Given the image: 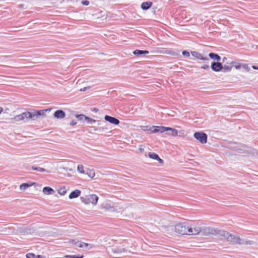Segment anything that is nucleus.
Segmentation results:
<instances>
[{"instance_id": "nucleus-34", "label": "nucleus", "mask_w": 258, "mask_h": 258, "mask_svg": "<svg viewBox=\"0 0 258 258\" xmlns=\"http://www.w3.org/2000/svg\"><path fill=\"white\" fill-rule=\"evenodd\" d=\"M182 54L183 56H184L186 57H188L190 56L189 52L186 50L183 51Z\"/></svg>"}, {"instance_id": "nucleus-38", "label": "nucleus", "mask_w": 258, "mask_h": 258, "mask_svg": "<svg viewBox=\"0 0 258 258\" xmlns=\"http://www.w3.org/2000/svg\"><path fill=\"white\" fill-rule=\"evenodd\" d=\"M77 242L78 241H76V240H72V241H71V243L73 244H74L79 247V244H76L77 243Z\"/></svg>"}, {"instance_id": "nucleus-33", "label": "nucleus", "mask_w": 258, "mask_h": 258, "mask_svg": "<svg viewBox=\"0 0 258 258\" xmlns=\"http://www.w3.org/2000/svg\"><path fill=\"white\" fill-rule=\"evenodd\" d=\"M171 135L175 137V136H177V134H178L177 130H176L174 128H173L172 130L171 131Z\"/></svg>"}, {"instance_id": "nucleus-8", "label": "nucleus", "mask_w": 258, "mask_h": 258, "mask_svg": "<svg viewBox=\"0 0 258 258\" xmlns=\"http://www.w3.org/2000/svg\"><path fill=\"white\" fill-rule=\"evenodd\" d=\"M191 55L194 56L195 57L197 58L198 59L200 60H209L210 59L207 56H204L202 54L197 52V51H192L191 52Z\"/></svg>"}, {"instance_id": "nucleus-12", "label": "nucleus", "mask_w": 258, "mask_h": 258, "mask_svg": "<svg viewBox=\"0 0 258 258\" xmlns=\"http://www.w3.org/2000/svg\"><path fill=\"white\" fill-rule=\"evenodd\" d=\"M37 110H35L34 112H27V113L29 114V115H27L28 119L31 118L33 120L36 119L39 116L37 114Z\"/></svg>"}, {"instance_id": "nucleus-25", "label": "nucleus", "mask_w": 258, "mask_h": 258, "mask_svg": "<svg viewBox=\"0 0 258 258\" xmlns=\"http://www.w3.org/2000/svg\"><path fill=\"white\" fill-rule=\"evenodd\" d=\"M76 117L79 120H86L87 116L84 114H78L76 115Z\"/></svg>"}, {"instance_id": "nucleus-42", "label": "nucleus", "mask_w": 258, "mask_h": 258, "mask_svg": "<svg viewBox=\"0 0 258 258\" xmlns=\"http://www.w3.org/2000/svg\"><path fill=\"white\" fill-rule=\"evenodd\" d=\"M143 127V130L144 131L148 130V129H147L148 126H144Z\"/></svg>"}, {"instance_id": "nucleus-9", "label": "nucleus", "mask_w": 258, "mask_h": 258, "mask_svg": "<svg viewBox=\"0 0 258 258\" xmlns=\"http://www.w3.org/2000/svg\"><path fill=\"white\" fill-rule=\"evenodd\" d=\"M149 131H150L152 133H162L164 132V126H152L150 128Z\"/></svg>"}, {"instance_id": "nucleus-6", "label": "nucleus", "mask_w": 258, "mask_h": 258, "mask_svg": "<svg viewBox=\"0 0 258 258\" xmlns=\"http://www.w3.org/2000/svg\"><path fill=\"white\" fill-rule=\"evenodd\" d=\"M212 70L216 72H218L222 70L223 65L221 62L213 61L211 66Z\"/></svg>"}, {"instance_id": "nucleus-37", "label": "nucleus", "mask_w": 258, "mask_h": 258, "mask_svg": "<svg viewBox=\"0 0 258 258\" xmlns=\"http://www.w3.org/2000/svg\"><path fill=\"white\" fill-rule=\"evenodd\" d=\"M82 4L85 6H88L89 4V2L88 1H83L82 2Z\"/></svg>"}, {"instance_id": "nucleus-10", "label": "nucleus", "mask_w": 258, "mask_h": 258, "mask_svg": "<svg viewBox=\"0 0 258 258\" xmlns=\"http://www.w3.org/2000/svg\"><path fill=\"white\" fill-rule=\"evenodd\" d=\"M98 201V197L95 195H91L88 197V202H86V204L92 203L95 205Z\"/></svg>"}, {"instance_id": "nucleus-27", "label": "nucleus", "mask_w": 258, "mask_h": 258, "mask_svg": "<svg viewBox=\"0 0 258 258\" xmlns=\"http://www.w3.org/2000/svg\"><path fill=\"white\" fill-rule=\"evenodd\" d=\"M67 192V190L64 187L60 188L58 190V193L61 195H64Z\"/></svg>"}, {"instance_id": "nucleus-47", "label": "nucleus", "mask_w": 258, "mask_h": 258, "mask_svg": "<svg viewBox=\"0 0 258 258\" xmlns=\"http://www.w3.org/2000/svg\"><path fill=\"white\" fill-rule=\"evenodd\" d=\"M226 59H227L226 57H223V62H224Z\"/></svg>"}, {"instance_id": "nucleus-1", "label": "nucleus", "mask_w": 258, "mask_h": 258, "mask_svg": "<svg viewBox=\"0 0 258 258\" xmlns=\"http://www.w3.org/2000/svg\"><path fill=\"white\" fill-rule=\"evenodd\" d=\"M203 233L206 235H218L221 239H226L228 241L233 244H253L254 241L241 239L240 237L229 233L228 232L212 227H207L203 230Z\"/></svg>"}, {"instance_id": "nucleus-36", "label": "nucleus", "mask_w": 258, "mask_h": 258, "mask_svg": "<svg viewBox=\"0 0 258 258\" xmlns=\"http://www.w3.org/2000/svg\"><path fill=\"white\" fill-rule=\"evenodd\" d=\"M201 68L204 70H209L210 69V66L209 64H204L201 67Z\"/></svg>"}, {"instance_id": "nucleus-13", "label": "nucleus", "mask_w": 258, "mask_h": 258, "mask_svg": "<svg viewBox=\"0 0 258 258\" xmlns=\"http://www.w3.org/2000/svg\"><path fill=\"white\" fill-rule=\"evenodd\" d=\"M81 193V192L80 190L76 189L71 192L69 197L70 199L76 198L80 196Z\"/></svg>"}, {"instance_id": "nucleus-2", "label": "nucleus", "mask_w": 258, "mask_h": 258, "mask_svg": "<svg viewBox=\"0 0 258 258\" xmlns=\"http://www.w3.org/2000/svg\"><path fill=\"white\" fill-rule=\"evenodd\" d=\"M189 224L187 222L179 223L175 226V231L182 235H187Z\"/></svg>"}, {"instance_id": "nucleus-50", "label": "nucleus", "mask_w": 258, "mask_h": 258, "mask_svg": "<svg viewBox=\"0 0 258 258\" xmlns=\"http://www.w3.org/2000/svg\"><path fill=\"white\" fill-rule=\"evenodd\" d=\"M101 128H99V129H97V128H94V131H98V130H100Z\"/></svg>"}, {"instance_id": "nucleus-40", "label": "nucleus", "mask_w": 258, "mask_h": 258, "mask_svg": "<svg viewBox=\"0 0 258 258\" xmlns=\"http://www.w3.org/2000/svg\"><path fill=\"white\" fill-rule=\"evenodd\" d=\"M172 128L169 127H164V132L165 131H171L172 130Z\"/></svg>"}, {"instance_id": "nucleus-11", "label": "nucleus", "mask_w": 258, "mask_h": 258, "mask_svg": "<svg viewBox=\"0 0 258 258\" xmlns=\"http://www.w3.org/2000/svg\"><path fill=\"white\" fill-rule=\"evenodd\" d=\"M53 116L57 119H62L65 117L66 113L62 110H57L54 112Z\"/></svg>"}, {"instance_id": "nucleus-48", "label": "nucleus", "mask_w": 258, "mask_h": 258, "mask_svg": "<svg viewBox=\"0 0 258 258\" xmlns=\"http://www.w3.org/2000/svg\"><path fill=\"white\" fill-rule=\"evenodd\" d=\"M3 110V108L0 107V114L2 112Z\"/></svg>"}, {"instance_id": "nucleus-14", "label": "nucleus", "mask_w": 258, "mask_h": 258, "mask_svg": "<svg viewBox=\"0 0 258 258\" xmlns=\"http://www.w3.org/2000/svg\"><path fill=\"white\" fill-rule=\"evenodd\" d=\"M153 3L151 2H143L141 4V7L143 10H147L151 7Z\"/></svg>"}, {"instance_id": "nucleus-16", "label": "nucleus", "mask_w": 258, "mask_h": 258, "mask_svg": "<svg viewBox=\"0 0 258 258\" xmlns=\"http://www.w3.org/2000/svg\"><path fill=\"white\" fill-rule=\"evenodd\" d=\"M149 53L148 50H141L139 49H136L133 51V54L137 56H140L143 54H147Z\"/></svg>"}, {"instance_id": "nucleus-18", "label": "nucleus", "mask_w": 258, "mask_h": 258, "mask_svg": "<svg viewBox=\"0 0 258 258\" xmlns=\"http://www.w3.org/2000/svg\"><path fill=\"white\" fill-rule=\"evenodd\" d=\"M50 110H51L50 108L37 110V111H38L37 114H38L39 116H45V113L47 112H49V111H50Z\"/></svg>"}, {"instance_id": "nucleus-46", "label": "nucleus", "mask_w": 258, "mask_h": 258, "mask_svg": "<svg viewBox=\"0 0 258 258\" xmlns=\"http://www.w3.org/2000/svg\"><path fill=\"white\" fill-rule=\"evenodd\" d=\"M98 109L95 108H94L93 110V111H94V112H97V111H98Z\"/></svg>"}, {"instance_id": "nucleus-35", "label": "nucleus", "mask_w": 258, "mask_h": 258, "mask_svg": "<svg viewBox=\"0 0 258 258\" xmlns=\"http://www.w3.org/2000/svg\"><path fill=\"white\" fill-rule=\"evenodd\" d=\"M80 199H81V201L85 204H86V202H88V197H81L80 198Z\"/></svg>"}, {"instance_id": "nucleus-43", "label": "nucleus", "mask_w": 258, "mask_h": 258, "mask_svg": "<svg viewBox=\"0 0 258 258\" xmlns=\"http://www.w3.org/2000/svg\"><path fill=\"white\" fill-rule=\"evenodd\" d=\"M252 68L254 70H258V67H256L255 66H253Z\"/></svg>"}, {"instance_id": "nucleus-41", "label": "nucleus", "mask_w": 258, "mask_h": 258, "mask_svg": "<svg viewBox=\"0 0 258 258\" xmlns=\"http://www.w3.org/2000/svg\"><path fill=\"white\" fill-rule=\"evenodd\" d=\"M156 160L158 161V162L161 164H162L164 162L163 160L162 159H161L160 157H159V159H156Z\"/></svg>"}, {"instance_id": "nucleus-22", "label": "nucleus", "mask_w": 258, "mask_h": 258, "mask_svg": "<svg viewBox=\"0 0 258 258\" xmlns=\"http://www.w3.org/2000/svg\"><path fill=\"white\" fill-rule=\"evenodd\" d=\"M76 244H79V247L80 248H85L88 247L89 245L91 244L87 243H85L84 242L78 241Z\"/></svg>"}, {"instance_id": "nucleus-20", "label": "nucleus", "mask_w": 258, "mask_h": 258, "mask_svg": "<svg viewBox=\"0 0 258 258\" xmlns=\"http://www.w3.org/2000/svg\"><path fill=\"white\" fill-rule=\"evenodd\" d=\"M86 172V173L88 176L91 178H93L95 175V172L93 169H87Z\"/></svg>"}, {"instance_id": "nucleus-17", "label": "nucleus", "mask_w": 258, "mask_h": 258, "mask_svg": "<svg viewBox=\"0 0 258 258\" xmlns=\"http://www.w3.org/2000/svg\"><path fill=\"white\" fill-rule=\"evenodd\" d=\"M209 57L212 59L215 60L219 61L221 60V56L216 53L211 52L209 54Z\"/></svg>"}, {"instance_id": "nucleus-31", "label": "nucleus", "mask_w": 258, "mask_h": 258, "mask_svg": "<svg viewBox=\"0 0 258 258\" xmlns=\"http://www.w3.org/2000/svg\"><path fill=\"white\" fill-rule=\"evenodd\" d=\"M86 121L88 122V123H90V124H93L94 123H95L96 121L94 119H93L91 118H89L87 116V118H86Z\"/></svg>"}, {"instance_id": "nucleus-29", "label": "nucleus", "mask_w": 258, "mask_h": 258, "mask_svg": "<svg viewBox=\"0 0 258 258\" xmlns=\"http://www.w3.org/2000/svg\"><path fill=\"white\" fill-rule=\"evenodd\" d=\"M230 64H232V66H233L234 64H235V68L236 69H239L240 68H241V64H240L239 63H236L235 61H232L230 63Z\"/></svg>"}, {"instance_id": "nucleus-15", "label": "nucleus", "mask_w": 258, "mask_h": 258, "mask_svg": "<svg viewBox=\"0 0 258 258\" xmlns=\"http://www.w3.org/2000/svg\"><path fill=\"white\" fill-rule=\"evenodd\" d=\"M42 191L44 194L47 195H53L55 192L51 187L49 186H45L43 187Z\"/></svg>"}, {"instance_id": "nucleus-28", "label": "nucleus", "mask_w": 258, "mask_h": 258, "mask_svg": "<svg viewBox=\"0 0 258 258\" xmlns=\"http://www.w3.org/2000/svg\"><path fill=\"white\" fill-rule=\"evenodd\" d=\"M77 170L81 173H84V166L82 165H79L78 166Z\"/></svg>"}, {"instance_id": "nucleus-45", "label": "nucleus", "mask_w": 258, "mask_h": 258, "mask_svg": "<svg viewBox=\"0 0 258 258\" xmlns=\"http://www.w3.org/2000/svg\"><path fill=\"white\" fill-rule=\"evenodd\" d=\"M86 89H87V88L86 87H84L83 89H81V91H85L86 90Z\"/></svg>"}, {"instance_id": "nucleus-4", "label": "nucleus", "mask_w": 258, "mask_h": 258, "mask_svg": "<svg viewBox=\"0 0 258 258\" xmlns=\"http://www.w3.org/2000/svg\"><path fill=\"white\" fill-rule=\"evenodd\" d=\"M187 231V235H197L202 231L201 228L199 226L190 225L189 224Z\"/></svg>"}, {"instance_id": "nucleus-49", "label": "nucleus", "mask_w": 258, "mask_h": 258, "mask_svg": "<svg viewBox=\"0 0 258 258\" xmlns=\"http://www.w3.org/2000/svg\"><path fill=\"white\" fill-rule=\"evenodd\" d=\"M23 6H24V5H23V4H21V5H19V7L20 8H23Z\"/></svg>"}, {"instance_id": "nucleus-21", "label": "nucleus", "mask_w": 258, "mask_h": 258, "mask_svg": "<svg viewBox=\"0 0 258 258\" xmlns=\"http://www.w3.org/2000/svg\"><path fill=\"white\" fill-rule=\"evenodd\" d=\"M148 156L153 159L156 160L158 159H159V157L158 155V154L155 153H152V152H149L148 153Z\"/></svg>"}, {"instance_id": "nucleus-7", "label": "nucleus", "mask_w": 258, "mask_h": 258, "mask_svg": "<svg viewBox=\"0 0 258 258\" xmlns=\"http://www.w3.org/2000/svg\"><path fill=\"white\" fill-rule=\"evenodd\" d=\"M104 119L106 121H108L114 125H118L120 122L118 119L107 115L104 116Z\"/></svg>"}, {"instance_id": "nucleus-24", "label": "nucleus", "mask_w": 258, "mask_h": 258, "mask_svg": "<svg viewBox=\"0 0 258 258\" xmlns=\"http://www.w3.org/2000/svg\"><path fill=\"white\" fill-rule=\"evenodd\" d=\"M31 169L33 170H36L41 172H43L45 171V169L44 168L40 167L32 166Z\"/></svg>"}, {"instance_id": "nucleus-5", "label": "nucleus", "mask_w": 258, "mask_h": 258, "mask_svg": "<svg viewBox=\"0 0 258 258\" xmlns=\"http://www.w3.org/2000/svg\"><path fill=\"white\" fill-rule=\"evenodd\" d=\"M27 115H29L27 112H23L21 114L15 116V117L11 118L12 122H18L21 120H23L25 118L28 119Z\"/></svg>"}, {"instance_id": "nucleus-19", "label": "nucleus", "mask_w": 258, "mask_h": 258, "mask_svg": "<svg viewBox=\"0 0 258 258\" xmlns=\"http://www.w3.org/2000/svg\"><path fill=\"white\" fill-rule=\"evenodd\" d=\"M33 183L29 184L28 183H24L20 185V189L22 190H25L28 187L31 186Z\"/></svg>"}, {"instance_id": "nucleus-44", "label": "nucleus", "mask_w": 258, "mask_h": 258, "mask_svg": "<svg viewBox=\"0 0 258 258\" xmlns=\"http://www.w3.org/2000/svg\"><path fill=\"white\" fill-rule=\"evenodd\" d=\"M36 258H43V257L40 255H36Z\"/></svg>"}, {"instance_id": "nucleus-32", "label": "nucleus", "mask_w": 258, "mask_h": 258, "mask_svg": "<svg viewBox=\"0 0 258 258\" xmlns=\"http://www.w3.org/2000/svg\"><path fill=\"white\" fill-rule=\"evenodd\" d=\"M241 68H243L245 70H246L247 71H249L250 70V68L249 67L248 65L247 64H241Z\"/></svg>"}, {"instance_id": "nucleus-30", "label": "nucleus", "mask_w": 258, "mask_h": 258, "mask_svg": "<svg viewBox=\"0 0 258 258\" xmlns=\"http://www.w3.org/2000/svg\"><path fill=\"white\" fill-rule=\"evenodd\" d=\"M27 258H36V255L33 253H28L26 255Z\"/></svg>"}, {"instance_id": "nucleus-26", "label": "nucleus", "mask_w": 258, "mask_h": 258, "mask_svg": "<svg viewBox=\"0 0 258 258\" xmlns=\"http://www.w3.org/2000/svg\"><path fill=\"white\" fill-rule=\"evenodd\" d=\"M84 256L82 255H66L64 257L66 258H83Z\"/></svg>"}, {"instance_id": "nucleus-39", "label": "nucleus", "mask_w": 258, "mask_h": 258, "mask_svg": "<svg viewBox=\"0 0 258 258\" xmlns=\"http://www.w3.org/2000/svg\"><path fill=\"white\" fill-rule=\"evenodd\" d=\"M70 124L72 126L75 125L76 124H77V122L75 120H72V121L70 122Z\"/></svg>"}, {"instance_id": "nucleus-3", "label": "nucleus", "mask_w": 258, "mask_h": 258, "mask_svg": "<svg viewBox=\"0 0 258 258\" xmlns=\"http://www.w3.org/2000/svg\"><path fill=\"white\" fill-rule=\"evenodd\" d=\"M194 138L202 144L207 142V135L203 132H196L194 134Z\"/></svg>"}, {"instance_id": "nucleus-23", "label": "nucleus", "mask_w": 258, "mask_h": 258, "mask_svg": "<svg viewBox=\"0 0 258 258\" xmlns=\"http://www.w3.org/2000/svg\"><path fill=\"white\" fill-rule=\"evenodd\" d=\"M232 68V66L224 65V66H223V69L222 71L224 73L230 72V71H231Z\"/></svg>"}]
</instances>
